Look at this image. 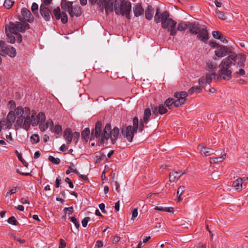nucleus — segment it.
I'll return each instance as SVG.
<instances>
[{
  "label": "nucleus",
  "mask_w": 248,
  "mask_h": 248,
  "mask_svg": "<svg viewBox=\"0 0 248 248\" xmlns=\"http://www.w3.org/2000/svg\"><path fill=\"white\" fill-rule=\"evenodd\" d=\"M21 15L19 16L18 21L16 23L9 22L5 25V33L6 34L8 42L14 44L16 41V37L18 43H21L22 40V36L18 32H23L26 30L30 29V25L28 22L32 23L34 21V17L31 11L26 8H23L21 11Z\"/></svg>",
  "instance_id": "obj_1"
},
{
  "label": "nucleus",
  "mask_w": 248,
  "mask_h": 248,
  "mask_svg": "<svg viewBox=\"0 0 248 248\" xmlns=\"http://www.w3.org/2000/svg\"><path fill=\"white\" fill-rule=\"evenodd\" d=\"M119 132V129L116 126L111 129L110 124H107L102 131V123L100 121H97L95 123V128L92 130L91 138H99L101 136V144H103L105 140L110 139L112 143L114 144L118 139Z\"/></svg>",
  "instance_id": "obj_2"
},
{
  "label": "nucleus",
  "mask_w": 248,
  "mask_h": 248,
  "mask_svg": "<svg viewBox=\"0 0 248 248\" xmlns=\"http://www.w3.org/2000/svg\"><path fill=\"white\" fill-rule=\"evenodd\" d=\"M131 4L126 0H107L104 7L107 15L114 12L118 16H125L128 19L131 18Z\"/></svg>",
  "instance_id": "obj_3"
},
{
  "label": "nucleus",
  "mask_w": 248,
  "mask_h": 248,
  "mask_svg": "<svg viewBox=\"0 0 248 248\" xmlns=\"http://www.w3.org/2000/svg\"><path fill=\"white\" fill-rule=\"evenodd\" d=\"M238 55L232 53L222 60L218 65L219 70L217 74V78H220L223 79L230 80L232 78V71L230 69L232 65L236 63Z\"/></svg>",
  "instance_id": "obj_4"
},
{
  "label": "nucleus",
  "mask_w": 248,
  "mask_h": 248,
  "mask_svg": "<svg viewBox=\"0 0 248 248\" xmlns=\"http://www.w3.org/2000/svg\"><path fill=\"white\" fill-rule=\"evenodd\" d=\"M133 125H124L121 128L122 136L129 142L133 140L134 134L137 133L139 126V119L135 117L133 119Z\"/></svg>",
  "instance_id": "obj_5"
},
{
  "label": "nucleus",
  "mask_w": 248,
  "mask_h": 248,
  "mask_svg": "<svg viewBox=\"0 0 248 248\" xmlns=\"http://www.w3.org/2000/svg\"><path fill=\"white\" fill-rule=\"evenodd\" d=\"M159 20V23H161L162 28L167 29L168 31L170 32V35H175L177 32V30L175 29L176 21L170 17L169 13L167 15L165 14Z\"/></svg>",
  "instance_id": "obj_6"
},
{
  "label": "nucleus",
  "mask_w": 248,
  "mask_h": 248,
  "mask_svg": "<svg viewBox=\"0 0 248 248\" xmlns=\"http://www.w3.org/2000/svg\"><path fill=\"white\" fill-rule=\"evenodd\" d=\"M237 55H238L237 58H238L239 61L236 62L235 64L234 65L233 75L235 78H239L241 76H244L246 75L244 62L246 60V56L242 53L237 54Z\"/></svg>",
  "instance_id": "obj_7"
},
{
  "label": "nucleus",
  "mask_w": 248,
  "mask_h": 248,
  "mask_svg": "<svg viewBox=\"0 0 248 248\" xmlns=\"http://www.w3.org/2000/svg\"><path fill=\"white\" fill-rule=\"evenodd\" d=\"M61 6L62 9L68 12L71 17L74 16H79L81 15L82 12L80 6H76L73 7V2L67 1L66 0H62Z\"/></svg>",
  "instance_id": "obj_8"
},
{
  "label": "nucleus",
  "mask_w": 248,
  "mask_h": 248,
  "mask_svg": "<svg viewBox=\"0 0 248 248\" xmlns=\"http://www.w3.org/2000/svg\"><path fill=\"white\" fill-rule=\"evenodd\" d=\"M232 53H235L232 51L231 49L225 46L221 45L215 51L216 56L218 58H221L225 56L231 55Z\"/></svg>",
  "instance_id": "obj_9"
},
{
  "label": "nucleus",
  "mask_w": 248,
  "mask_h": 248,
  "mask_svg": "<svg viewBox=\"0 0 248 248\" xmlns=\"http://www.w3.org/2000/svg\"><path fill=\"white\" fill-rule=\"evenodd\" d=\"M31 124L32 126H36L39 123H44L46 120V116L43 112H39L36 116V113L32 111L31 115Z\"/></svg>",
  "instance_id": "obj_10"
},
{
  "label": "nucleus",
  "mask_w": 248,
  "mask_h": 248,
  "mask_svg": "<svg viewBox=\"0 0 248 248\" xmlns=\"http://www.w3.org/2000/svg\"><path fill=\"white\" fill-rule=\"evenodd\" d=\"M217 75L215 72L206 73L204 76H202L199 79V83L200 85H207L210 84L213 78H215Z\"/></svg>",
  "instance_id": "obj_11"
},
{
  "label": "nucleus",
  "mask_w": 248,
  "mask_h": 248,
  "mask_svg": "<svg viewBox=\"0 0 248 248\" xmlns=\"http://www.w3.org/2000/svg\"><path fill=\"white\" fill-rule=\"evenodd\" d=\"M51 10L52 8L40 6V13L45 21H49L51 18H53V16L51 14Z\"/></svg>",
  "instance_id": "obj_12"
},
{
  "label": "nucleus",
  "mask_w": 248,
  "mask_h": 248,
  "mask_svg": "<svg viewBox=\"0 0 248 248\" xmlns=\"http://www.w3.org/2000/svg\"><path fill=\"white\" fill-rule=\"evenodd\" d=\"M53 13L57 20L61 19L62 23L64 24L67 22L68 17L66 14L63 11L61 12L59 7H57L56 8L54 9Z\"/></svg>",
  "instance_id": "obj_13"
},
{
  "label": "nucleus",
  "mask_w": 248,
  "mask_h": 248,
  "mask_svg": "<svg viewBox=\"0 0 248 248\" xmlns=\"http://www.w3.org/2000/svg\"><path fill=\"white\" fill-rule=\"evenodd\" d=\"M150 107L152 110L153 114L157 115L159 113L163 115L168 111L166 107L163 104H160L158 107L153 104H150Z\"/></svg>",
  "instance_id": "obj_14"
},
{
  "label": "nucleus",
  "mask_w": 248,
  "mask_h": 248,
  "mask_svg": "<svg viewBox=\"0 0 248 248\" xmlns=\"http://www.w3.org/2000/svg\"><path fill=\"white\" fill-rule=\"evenodd\" d=\"M16 120L15 113L12 111L9 112L6 121H3L1 122V124L6 125V128L10 129L11 127L12 124L15 122Z\"/></svg>",
  "instance_id": "obj_15"
},
{
  "label": "nucleus",
  "mask_w": 248,
  "mask_h": 248,
  "mask_svg": "<svg viewBox=\"0 0 248 248\" xmlns=\"http://www.w3.org/2000/svg\"><path fill=\"white\" fill-rule=\"evenodd\" d=\"M14 112L15 113V116H20L19 117H25V115L30 114V109L27 107L23 108L22 107H18Z\"/></svg>",
  "instance_id": "obj_16"
},
{
  "label": "nucleus",
  "mask_w": 248,
  "mask_h": 248,
  "mask_svg": "<svg viewBox=\"0 0 248 248\" xmlns=\"http://www.w3.org/2000/svg\"><path fill=\"white\" fill-rule=\"evenodd\" d=\"M188 29L189 30V32L192 34H198L201 30L200 24L197 22H188Z\"/></svg>",
  "instance_id": "obj_17"
},
{
  "label": "nucleus",
  "mask_w": 248,
  "mask_h": 248,
  "mask_svg": "<svg viewBox=\"0 0 248 248\" xmlns=\"http://www.w3.org/2000/svg\"><path fill=\"white\" fill-rule=\"evenodd\" d=\"M92 5L96 4L98 10L101 12L104 11V7L107 0H89Z\"/></svg>",
  "instance_id": "obj_18"
},
{
  "label": "nucleus",
  "mask_w": 248,
  "mask_h": 248,
  "mask_svg": "<svg viewBox=\"0 0 248 248\" xmlns=\"http://www.w3.org/2000/svg\"><path fill=\"white\" fill-rule=\"evenodd\" d=\"M197 34L198 39L203 42H206L209 39L208 31L205 28L201 29L199 32Z\"/></svg>",
  "instance_id": "obj_19"
},
{
  "label": "nucleus",
  "mask_w": 248,
  "mask_h": 248,
  "mask_svg": "<svg viewBox=\"0 0 248 248\" xmlns=\"http://www.w3.org/2000/svg\"><path fill=\"white\" fill-rule=\"evenodd\" d=\"M8 46V45L6 44V43L3 41H0V55L2 56H5L8 55L9 56H13L15 54L14 52H9L7 53L6 50V48Z\"/></svg>",
  "instance_id": "obj_20"
},
{
  "label": "nucleus",
  "mask_w": 248,
  "mask_h": 248,
  "mask_svg": "<svg viewBox=\"0 0 248 248\" xmlns=\"http://www.w3.org/2000/svg\"><path fill=\"white\" fill-rule=\"evenodd\" d=\"M134 16L136 17H139L140 16H142L144 13V9L141 6V3H137L133 9Z\"/></svg>",
  "instance_id": "obj_21"
},
{
  "label": "nucleus",
  "mask_w": 248,
  "mask_h": 248,
  "mask_svg": "<svg viewBox=\"0 0 248 248\" xmlns=\"http://www.w3.org/2000/svg\"><path fill=\"white\" fill-rule=\"evenodd\" d=\"M243 181L241 178H238L233 181L232 186L237 191H241L243 189Z\"/></svg>",
  "instance_id": "obj_22"
},
{
  "label": "nucleus",
  "mask_w": 248,
  "mask_h": 248,
  "mask_svg": "<svg viewBox=\"0 0 248 248\" xmlns=\"http://www.w3.org/2000/svg\"><path fill=\"white\" fill-rule=\"evenodd\" d=\"M63 138L65 140L67 144H70L73 138L72 130L70 128H67L65 129L63 132Z\"/></svg>",
  "instance_id": "obj_23"
},
{
  "label": "nucleus",
  "mask_w": 248,
  "mask_h": 248,
  "mask_svg": "<svg viewBox=\"0 0 248 248\" xmlns=\"http://www.w3.org/2000/svg\"><path fill=\"white\" fill-rule=\"evenodd\" d=\"M154 13V10L152 6L150 5H148L145 11V18L148 20H151L153 18Z\"/></svg>",
  "instance_id": "obj_24"
},
{
  "label": "nucleus",
  "mask_w": 248,
  "mask_h": 248,
  "mask_svg": "<svg viewBox=\"0 0 248 248\" xmlns=\"http://www.w3.org/2000/svg\"><path fill=\"white\" fill-rule=\"evenodd\" d=\"M152 109L150 107L146 108L144 110L143 118L141 120H143V122H145V124H147L151 116V111Z\"/></svg>",
  "instance_id": "obj_25"
},
{
  "label": "nucleus",
  "mask_w": 248,
  "mask_h": 248,
  "mask_svg": "<svg viewBox=\"0 0 248 248\" xmlns=\"http://www.w3.org/2000/svg\"><path fill=\"white\" fill-rule=\"evenodd\" d=\"M188 93L184 91L177 92H176L174 94V96L177 99L182 100L183 102H185L186 100V97Z\"/></svg>",
  "instance_id": "obj_26"
},
{
  "label": "nucleus",
  "mask_w": 248,
  "mask_h": 248,
  "mask_svg": "<svg viewBox=\"0 0 248 248\" xmlns=\"http://www.w3.org/2000/svg\"><path fill=\"white\" fill-rule=\"evenodd\" d=\"M214 153V150L212 149L202 147L201 148L200 154L202 156H208Z\"/></svg>",
  "instance_id": "obj_27"
},
{
  "label": "nucleus",
  "mask_w": 248,
  "mask_h": 248,
  "mask_svg": "<svg viewBox=\"0 0 248 248\" xmlns=\"http://www.w3.org/2000/svg\"><path fill=\"white\" fill-rule=\"evenodd\" d=\"M169 12L167 11H164L162 13L160 12V9L159 8H157L156 9V12L154 16V20L155 21L156 23H159V20L161 19L162 17V16H164L165 14L167 15Z\"/></svg>",
  "instance_id": "obj_28"
},
{
  "label": "nucleus",
  "mask_w": 248,
  "mask_h": 248,
  "mask_svg": "<svg viewBox=\"0 0 248 248\" xmlns=\"http://www.w3.org/2000/svg\"><path fill=\"white\" fill-rule=\"evenodd\" d=\"M30 114H28V115H25V117H23L24 119V122L23 124V128L27 130L31 125V119L30 117Z\"/></svg>",
  "instance_id": "obj_29"
},
{
  "label": "nucleus",
  "mask_w": 248,
  "mask_h": 248,
  "mask_svg": "<svg viewBox=\"0 0 248 248\" xmlns=\"http://www.w3.org/2000/svg\"><path fill=\"white\" fill-rule=\"evenodd\" d=\"M169 181L170 183H173L178 180L180 178V175L177 171H172L170 172L169 175Z\"/></svg>",
  "instance_id": "obj_30"
},
{
  "label": "nucleus",
  "mask_w": 248,
  "mask_h": 248,
  "mask_svg": "<svg viewBox=\"0 0 248 248\" xmlns=\"http://www.w3.org/2000/svg\"><path fill=\"white\" fill-rule=\"evenodd\" d=\"M206 68L208 70L214 71L217 67V63L212 61H208L206 63Z\"/></svg>",
  "instance_id": "obj_31"
},
{
  "label": "nucleus",
  "mask_w": 248,
  "mask_h": 248,
  "mask_svg": "<svg viewBox=\"0 0 248 248\" xmlns=\"http://www.w3.org/2000/svg\"><path fill=\"white\" fill-rule=\"evenodd\" d=\"M155 210L160 211H164L170 213H174V209L173 207H159L155 206L154 208Z\"/></svg>",
  "instance_id": "obj_32"
},
{
  "label": "nucleus",
  "mask_w": 248,
  "mask_h": 248,
  "mask_svg": "<svg viewBox=\"0 0 248 248\" xmlns=\"http://www.w3.org/2000/svg\"><path fill=\"white\" fill-rule=\"evenodd\" d=\"M186 187L184 186H180L177 191V196L178 197V202H179L181 200V196L183 194V192L185 191Z\"/></svg>",
  "instance_id": "obj_33"
},
{
  "label": "nucleus",
  "mask_w": 248,
  "mask_h": 248,
  "mask_svg": "<svg viewBox=\"0 0 248 248\" xmlns=\"http://www.w3.org/2000/svg\"><path fill=\"white\" fill-rule=\"evenodd\" d=\"M188 22H181L178 25L177 30L179 31H183L188 29Z\"/></svg>",
  "instance_id": "obj_34"
},
{
  "label": "nucleus",
  "mask_w": 248,
  "mask_h": 248,
  "mask_svg": "<svg viewBox=\"0 0 248 248\" xmlns=\"http://www.w3.org/2000/svg\"><path fill=\"white\" fill-rule=\"evenodd\" d=\"M15 3L14 0H5L3 6L5 8L7 9H9L12 8Z\"/></svg>",
  "instance_id": "obj_35"
},
{
  "label": "nucleus",
  "mask_w": 248,
  "mask_h": 248,
  "mask_svg": "<svg viewBox=\"0 0 248 248\" xmlns=\"http://www.w3.org/2000/svg\"><path fill=\"white\" fill-rule=\"evenodd\" d=\"M202 92V88L200 87H192L188 91V93L190 94L194 93H200Z\"/></svg>",
  "instance_id": "obj_36"
},
{
  "label": "nucleus",
  "mask_w": 248,
  "mask_h": 248,
  "mask_svg": "<svg viewBox=\"0 0 248 248\" xmlns=\"http://www.w3.org/2000/svg\"><path fill=\"white\" fill-rule=\"evenodd\" d=\"M90 131L89 128H86L81 133V136L87 141V139L90 134Z\"/></svg>",
  "instance_id": "obj_37"
},
{
  "label": "nucleus",
  "mask_w": 248,
  "mask_h": 248,
  "mask_svg": "<svg viewBox=\"0 0 248 248\" xmlns=\"http://www.w3.org/2000/svg\"><path fill=\"white\" fill-rule=\"evenodd\" d=\"M216 13L218 15V17L221 20H226L227 19L225 13L219 10H216Z\"/></svg>",
  "instance_id": "obj_38"
},
{
  "label": "nucleus",
  "mask_w": 248,
  "mask_h": 248,
  "mask_svg": "<svg viewBox=\"0 0 248 248\" xmlns=\"http://www.w3.org/2000/svg\"><path fill=\"white\" fill-rule=\"evenodd\" d=\"M173 104V99L172 98H168L164 102V105L169 108H170V106Z\"/></svg>",
  "instance_id": "obj_39"
},
{
  "label": "nucleus",
  "mask_w": 248,
  "mask_h": 248,
  "mask_svg": "<svg viewBox=\"0 0 248 248\" xmlns=\"http://www.w3.org/2000/svg\"><path fill=\"white\" fill-rule=\"evenodd\" d=\"M38 9V5L36 3H33L31 7V10L33 13V14L35 15L37 14V16L39 17V15L38 14L37 10Z\"/></svg>",
  "instance_id": "obj_40"
},
{
  "label": "nucleus",
  "mask_w": 248,
  "mask_h": 248,
  "mask_svg": "<svg viewBox=\"0 0 248 248\" xmlns=\"http://www.w3.org/2000/svg\"><path fill=\"white\" fill-rule=\"evenodd\" d=\"M48 160L51 162L53 164L58 165L60 162V159L58 158H55L52 156H49Z\"/></svg>",
  "instance_id": "obj_41"
},
{
  "label": "nucleus",
  "mask_w": 248,
  "mask_h": 248,
  "mask_svg": "<svg viewBox=\"0 0 248 248\" xmlns=\"http://www.w3.org/2000/svg\"><path fill=\"white\" fill-rule=\"evenodd\" d=\"M52 0H43V3L41 4L40 6L51 8L49 5L52 3Z\"/></svg>",
  "instance_id": "obj_42"
},
{
  "label": "nucleus",
  "mask_w": 248,
  "mask_h": 248,
  "mask_svg": "<svg viewBox=\"0 0 248 248\" xmlns=\"http://www.w3.org/2000/svg\"><path fill=\"white\" fill-rule=\"evenodd\" d=\"M8 222L9 224H12V225H14L15 226H16L18 223V221L16 220L15 217L14 216L8 218Z\"/></svg>",
  "instance_id": "obj_43"
},
{
  "label": "nucleus",
  "mask_w": 248,
  "mask_h": 248,
  "mask_svg": "<svg viewBox=\"0 0 248 248\" xmlns=\"http://www.w3.org/2000/svg\"><path fill=\"white\" fill-rule=\"evenodd\" d=\"M6 51L7 53L11 52L12 53H13L12 52H14V53H15L14 55L13 56H10L11 57L14 58L16 56V49L14 47L11 46H8L6 48Z\"/></svg>",
  "instance_id": "obj_44"
},
{
  "label": "nucleus",
  "mask_w": 248,
  "mask_h": 248,
  "mask_svg": "<svg viewBox=\"0 0 248 248\" xmlns=\"http://www.w3.org/2000/svg\"><path fill=\"white\" fill-rule=\"evenodd\" d=\"M145 124V122H143V120H140V122H139V126H138V129L139 131L140 132H142L144 127V124Z\"/></svg>",
  "instance_id": "obj_45"
},
{
  "label": "nucleus",
  "mask_w": 248,
  "mask_h": 248,
  "mask_svg": "<svg viewBox=\"0 0 248 248\" xmlns=\"http://www.w3.org/2000/svg\"><path fill=\"white\" fill-rule=\"evenodd\" d=\"M53 131L56 134H59L62 131V127L60 125L57 124L54 127Z\"/></svg>",
  "instance_id": "obj_46"
},
{
  "label": "nucleus",
  "mask_w": 248,
  "mask_h": 248,
  "mask_svg": "<svg viewBox=\"0 0 248 248\" xmlns=\"http://www.w3.org/2000/svg\"><path fill=\"white\" fill-rule=\"evenodd\" d=\"M185 103V102H183L182 100L180 99H177L175 101L173 100V105L175 107H179Z\"/></svg>",
  "instance_id": "obj_47"
},
{
  "label": "nucleus",
  "mask_w": 248,
  "mask_h": 248,
  "mask_svg": "<svg viewBox=\"0 0 248 248\" xmlns=\"http://www.w3.org/2000/svg\"><path fill=\"white\" fill-rule=\"evenodd\" d=\"M31 139L33 143H37L39 141V138L37 134H34L31 136Z\"/></svg>",
  "instance_id": "obj_48"
},
{
  "label": "nucleus",
  "mask_w": 248,
  "mask_h": 248,
  "mask_svg": "<svg viewBox=\"0 0 248 248\" xmlns=\"http://www.w3.org/2000/svg\"><path fill=\"white\" fill-rule=\"evenodd\" d=\"M212 35H213V36L217 39H219V38H220V37L222 36L221 33L220 32H219L218 31H213Z\"/></svg>",
  "instance_id": "obj_49"
},
{
  "label": "nucleus",
  "mask_w": 248,
  "mask_h": 248,
  "mask_svg": "<svg viewBox=\"0 0 248 248\" xmlns=\"http://www.w3.org/2000/svg\"><path fill=\"white\" fill-rule=\"evenodd\" d=\"M17 187H13L12 189H10L9 191H8L6 194V197H9L11 194L16 193V192Z\"/></svg>",
  "instance_id": "obj_50"
},
{
  "label": "nucleus",
  "mask_w": 248,
  "mask_h": 248,
  "mask_svg": "<svg viewBox=\"0 0 248 248\" xmlns=\"http://www.w3.org/2000/svg\"><path fill=\"white\" fill-rule=\"evenodd\" d=\"M90 218L89 217H85L82 220V225L83 227H86L88 224V223L90 220Z\"/></svg>",
  "instance_id": "obj_51"
},
{
  "label": "nucleus",
  "mask_w": 248,
  "mask_h": 248,
  "mask_svg": "<svg viewBox=\"0 0 248 248\" xmlns=\"http://www.w3.org/2000/svg\"><path fill=\"white\" fill-rule=\"evenodd\" d=\"M138 215V208H135L132 211V215L131 217V219L132 220H134L135 218L137 217Z\"/></svg>",
  "instance_id": "obj_52"
},
{
  "label": "nucleus",
  "mask_w": 248,
  "mask_h": 248,
  "mask_svg": "<svg viewBox=\"0 0 248 248\" xmlns=\"http://www.w3.org/2000/svg\"><path fill=\"white\" fill-rule=\"evenodd\" d=\"M71 220L75 224L76 227L77 229H78L79 227V224L76 218L74 217H71Z\"/></svg>",
  "instance_id": "obj_53"
},
{
  "label": "nucleus",
  "mask_w": 248,
  "mask_h": 248,
  "mask_svg": "<svg viewBox=\"0 0 248 248\" xmlns=\"http://www.w3.org/2000/svg\"><path fill=\"white\" fill-rule=\"evenodd\" d=\"M73 207L72 206L70 207H65L64 209V211H65L66 214H68L69 215H70L73 213Z\"/></svg>",
  "instance_id": "obj_54"
},
{
  "label": "nucleus",
  "mask_w": 248,
  "mask_h": 248,
  "mask_svg": "<svg viewBox=\"0 0 248 248\" xmlns=\"http://www.w3.org/2000/svg\"><path fill=\"white\" fill-rule=\"evenodd\" d=\"M66 246V243L63 239H60V245L58 248H65Z\"/></svg>",
  "instance_id": "obj_55"
},
{
  "label": "nucleus",
  "mask_w": 248,
  "mask_h": 248,
  "mask_svg": "<svg viewBox=\"0 0 248 248\" xmlns=\"http://www.w3.org/2000/svg\"><path fill=\"white\" fill-rule=\"evenodd\" d=\"M105 156V155L104 154H102L101 155L96 156L95 159V163H98L100 162V161L103 159V157Z\"/></svg>",
  "instance_id": "obj_56"
},
{
  "label": "nucleus",
  "mask_w": 248,
  "mask_h": 248,
  "mask_svg": "<svg viewBox=\"0 0 248 248\" xmlns=\"http://www.w3.org/2000/svg\"><path fill=\"white\" fill-rule=\"evenodd\" d=\"M46 124L48 128L49 127L50 128H52L53 127V123L51 119H48L46 123Z\"/></svg>",
  "instance_id": "obj_57"
},
{
  "label": "nucleus",
  "mask_w": 248,
  "mask_h": 248,
  "mask_svg": "<svg viewBox=\"0 0 248 248\" xmlns=\"http://www.w3.org/2000/svg\"><path fill=\"white\" fill-rule=\"evenodd\" d=\"M39 128L42 131H44L48 127L44 123H41L39 124Z\"/></svg>",
  "instance_id": "obj_58"
},
{
  "label": "nucleus",
  "mask_w": 248,
  "mask_h": 248,
  "mask_svg": "<svg viewBox=\"0 0 248 248\" xmlns=\"http://www.w3.org/2000/svg\"><path fill=\"white\" fill-rule=\"evenodd\" d=\"M69 168L73 172H74L76 174H79L78 171L76 169H74L75 165L73 163H70V166Z\"/></svg>",
  "instance_id": "obj_59"
},
{
  "label": "nucleus",
  "mask_w": 248,
  "mask_h": 248,
  "mask_svg": "<svg viewBox=\"0 0 248 248\" xmlns=\"http://www.w3.org/2000/svg\"><path fill=\"white\" fill-rule=\"evenodd\" d=\"M210 45L212 47L216 48V49H217L218 46H221L216 42H210Z\"/></svg>",
  "instance_id": "obj_60"
},
{
  "label": "nucleus",
  "mask_w": 248,
  "mask_h": 248,
  "mask_svg": "<svg viewBox=\"0 0 248 248\" xmlns=\"http://www.w3.org/2000/svg\"><path fill=\"white\" fill-rule=\"evenodd\" d=\"M220 160L219 157H214L210 159V164H215L217 163V162H219V160Z\"/></svg>",
  "instance_id": "obj_61"
},
{
  "label": "nucleus",
  "mask_w": 248,
  "mask_h": 248,
  "mask_svg": "<svg viewBox=\"0 0 248 248\" xmlns=\"http://www.w3.org/2000/svg\"><path fill=\"white\" fill-rule=\"evenodd\" d=\"M72 135L73 137L74 138V140H76V142H77L80 136L79 133L78 132H75L73 134H72Z\"/></svg>",
  "instance_id": "obj_62"
},
{
  "label": "nucleus",
  "mask_w": 248,
  "mask_h": 248,
  "mask_svg": "<svg viewBox=\"0 0 248 248\" xmlns=\"http://www.w3.org/2000/svg\"><path fill=\"white\" fill-rule=\"evenodd\" d=\"M65 181L66 183L69 184V186L70 188H72L74 187V185L69 178H66L65 179Z\"/></svg>",
  "instance_id": "obj_63"
},
{
  "label": "nucleus",
  "mask_w": 248,
  "mask_h": 248,
  "mask_svg": "<svg viewBox=\"0 0 248 248\" xmlns=\"http://www.w3.org/2000/svg\"><path fill=\"white\" fill-rule=\"evenodd\" d=\"M23 119V117H19L16 121V124L17 125L21 126L22 124Z\"/></svg>",
  "instance_id": "obj_64"
}]
</instances>
